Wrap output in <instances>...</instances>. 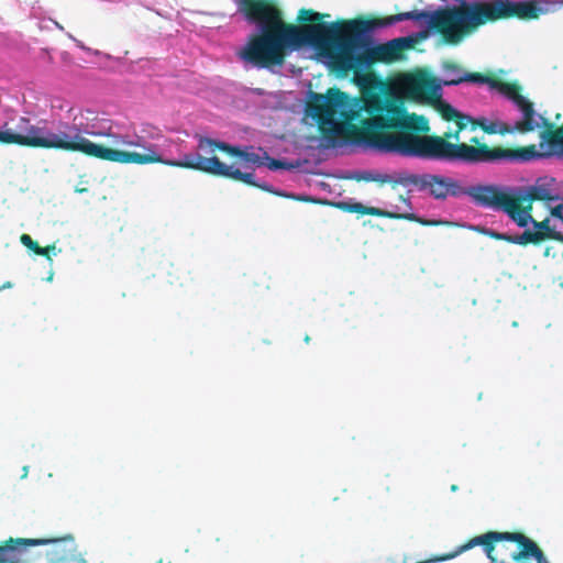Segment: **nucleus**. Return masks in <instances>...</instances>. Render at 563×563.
<instances>
[{
	"label": "nucleus",
	"mask_w": 563,
	"mask_h": 563,
	"mask_svg": "<svg viewBox=\"0 0 563 563\" xmlns=\"http://www.w3.org/2000/svg\"><path fill=\"white\" fill-rule=\"evenodd\" d=\"M421 75H424L428 79V84L426 85V90L429 89L430 87H432L433 85H441V93L443 92L442 88L443 86H454V85H459L463 81H473V82H476V84H487L489 86V81H493L492 79L487 78V77H483V76H479V75H473V74H463L460 69H457L456 67L454 66H448L445 68V74H444V78L443 80H438L433 77H431V75L426 71V70H418L416 73H406V74H400L398 76H396L395 78H393L389 82V86H388V89H389V93L390 96L396 99V100H412V101H416V102H419V103H429L431 104L437 111H438V107H437V102L434 100H422V99H419V98H416L413 96H398L395 93V91L393 90L394 88V85L399 80V79H402V78H406V77H410V78H418L419 76ZM420 90H424V88H421Z\"/></svg>",
	"instance_id": "6e6552de"
},
{
	"label": "nucleus",
	"mask_w": 563,
	"mask_h": 563,
	"mask_svg": "<svg viewBox=\"0 0 563 563\" xmlns=\"http://www.w3.org/2000/svg\"><path fill=\"white\" fill-rule=\"evenodd\" d=\"M352 178H354L356 180L379 181V183H390L393 180V177L390 175L375 172V170L356 172L352 175Z\"/></svg>",
	"instance_id": "f3484780"
},
{
	"label": "nucleus",
	"mask_w": 563,
	"mask_h": 563,
	"mask_svg": "<svg viewBox=\"0 0 563 563\" xmlns=\"http://www.w3.org/2000/svg\"><path fill=\"white\" fill-rule=\"evenodd\" d=\"M45 545L48 563H65L67 560L81 554L71 536L56 539H10L0 545V563H30L34 555L32 547Z\"/></svg>",
	"instance_id": "423d86ee"
},
{
	"label": "nucleus",
	"mask_w": 563,
	"mask_h": 563,
	"mask_svg": "<svg viewBox=\"0 0 563 563\" xmlns=\"http://www.w3.org/2000/svg\"><path fill=\"white\" fill-rule=\"evenodd\" d=\"M84 118L75 114L73 123L59 122L56 131L49 130L45 123L32 124V139L29 140V146L81 152L103 161L122 164L159 162L231 177L275 192L271 186L255 181L253 173H243L235 165H227L216 156L202 157L199 153H189L178 161L164 159L158 153L157 145L148 143L144 136L123 132L118 123L98 115L90 109H84Z\"/></svg>",
	"instance_id": "f03ea898"
},
{
	"label": "nucleus",
	"mask_w": 563,
	"mask_h": 563,
	"mask_svg": "<svg viewBox=\"0 0 563 563\" xmlns=\"http://www.w3.org/2000/svg\"><path fill=\"white\" fill-rule=\"evenodd\" d=\"M544 239V233L541 231H536L533 233L525 232L518 236H508L507 241H510L516 244H523L526 242H538Z\"/></svg>",
	"instance_id": "aec40b11"
},
{
	"label": "nucleus",
	"mask_w": 563,
	"mask_h": 563,
	"mask_svg": "<svg viewBox=\"0 0 563 563\" xmlns=\"http://www.w3.org/2000/svg\"><path fill=\"white\" fill-rule=\"evenodd\" d=\"M422 224H431L432 222L421 221Z\"/></svg>",
	"instance_id": "2f4dec72"
},
{
	"label": "nucleus",
	"mask_w": 563,
	"mask_h": 563,
	"mask_svg": "<svg viewBox=\"0 0 563 563\" xmlns=\"http://www.w3.org/2000/svg\"><path fill=\"white\" fill-rule=\"evenodd\" d=\"M250 22L257 23L263 34L239 49V57L246 68H267L278 73L288 52L303 46L313 48L322 62L333 69H366L374 59L375 47L371 29L365 22L345 24H309L285 27L279 24L269 31L276 20L275 10L255 0H241Z\"/></svg>",
	"instance_id": "f257e3e1"
},
{
	"label": "nucleus",
	"mask_w": 563,
	"mask_h": 563,
	"mask_svg": "<svg viewBox=\"0 0 563 563\" xmlns=\"http://www.w3.org/2000/svg\"><path fill=\"white\" fill-rule=\"evenodd\" d=\"M522 190L520 189L519 196H515L509 201V205H506V207L503 209L509 218L520 228L528 227L529 223H531L534 227V223H537L529 212L519 209L518 207V200L522 197Z\"/></svg>",
	"instance_id": "2eb2a0df"
},
{
	"label": "nucleus",
	"mask_w": 563,
	"mask_h": 563,
	"mask_svg": "<svg viewBox=\"0 0 563 563\" xmlns=\"http://www.w3.org/2000/svg\"><path fill=\"white\" fill-rule=\"evenodd\" d=\"M372 150L393 153L406 157L444 161L454 163H492L503 161L531 162L538 159H563V135L541 132L538 145H530L519 151L486 146L474 147L460 143H450L441 137L419 136L406 132H379L384 128H408L429 131L428 120L422 115L409 114L404 107L389 101L383 104L378 96H372Z\"/></svg>",
	"instance_id": "7ed1b4c3"
},
{
	"label": "nucleus",
	"mask_w": 563,
	"mask_h": 563,
	"mask_svg": "<svg viewBox=\"0 0 563 563\" xmlns=\"http://www.w3.org/2000/svg\"><path fill=\"white\" fill-rule=\"evenodd\" d=\"M49 254H54V255H56V254H57L56 249H55V250H51V251H49Z\"/></svg>",
	"instance_id": "cd10ccee"
},
{
	"label": "nucleus",
	"mask_w": 563,
	"mask_h": 563,
	"mask_svg": "<svg viewBox=\"0 0 563 563\" xmlns=\"http://www.w3.org/2000/svg\"><path fill=\"white\" fill-rule=\"evenodd\" d=\"M428 79L424 75H421L416 79L406 77L399 79L394 85L393 90L398 96H406L407 93V96H413L422 100H434L437 102L438 112L442 115V118L448 121L455 120L459 130L465 129L468 123H472L479 126L484 132L488 134L512 133L511 126L505 123L496 113H492L490 115L471 117L463 114L446 101L441 100V85L439 84L433 85L427 90H420L421 88L426 89ZM448 137L459 140L460 131H456L455 133H449Z\"/></svg>",
	"instance_id": "39448f33"
},
{
	"label": "nucleus",
	"mask_w": 563,
	"mask_h": 563,
	"mask_svg": "<svg viewBox=\"0 0 563 563\" xmlns=\"http://www.w3.org/2000/svg\"><path fill=\"white\" fill-rule=\"evenodd\" d=\"M558 132H560V133L563 132V128H560Z\"/></svg>",
	"instance_id": "72a5a7b5"
},
{
	"label": "nucleus",
	"mask_w": 563,
	"mask_h": 563,
	"mask_svg": "<svg viewBox=\"0 0 563 563\" xmlns=\"http://www.w3.org/2000/svg\"><path fill=\"white\" fill-rule=\"evenodd\" d=\"M563 5V0H461L443 10L427 12L413 10L390 15L386 25L410 20L421 29L427 37L431 30H439L450 43H459L478 26L500 19H538Z\"/></svg>",
	"instance_id": "20e7f679"
},
{
	"label": "nucleus",
	"mask_w": 563,
	"mask_h": 563,
	"mask_svg": "<svg viewBox=\"0 0 563 563\" xmlns=\"http://www.w3.org/2000/svg\"><path fill=\"white\" fill-rule=\"evenodd\" d=\"M430 194L437 199H444L449 196H459L462 188L459 183L450 177L430 176L424 183Z\"/></svg>",
	"instance_id": "ddd939ff"
},
{
	"label": "nucleus",
	"mask_w": 563,
	"mask_h": 563,
	"mask_svg": "<svg viewBox=\"0 0 563 563\" xmlns=\"http://www.w3.org/2000/svg\"><path fill=\"white\" fill-rule=\"evenodd\" d=\"M471 229L479 231V229L477 227H474V225H471Z\"/></svg>",
	"instance_id": "7c9ffc66"
},
{
	"label": "nucleus",
	"mask_w": 563,
	"mask_h": 563,
	"mask_svg": "<svg viewBox=\"0 0 563 563\" xmlns=\"http://www.w3.org/2000/svg\"><path fill=\"white\" fill-rule=\"evenodd\" d=\"M483 550L485 552V554L487 555V558L494 562L495 559L493 558L492 553H493V550H494V545H493V541H488L484 547H483Z\"/></svg>",
	"instance_id": "4be33fe9"
},
{
	"label": "nucleus",
	"mask_w": 563,
	"mask_h": 563,
	"mask_svg": "<svg viewBox=\"0 0 563 563\" xmlns=\"http://www.w3.org/2000/svg\"><path fill=\"white\" fill-rule=\"evenodd\" d=\"M49 107L54 115L63 117V114H65L69 120L67 121L68 123H73L75 114L84 118V109L74 107L70 101L59 96H55L49 99Z\"/></svg>",
	"instance_id": "4468645a"
},
{
	"label": "nucleus",
	"mask_w": 563,
	"mask_h": 563,
	"mask_svg": "<svg viewBox=\"0 0 563 563\" xmlns=\"http://www.w3.org/2000/svg\"><path fill=\"white\" fill-rule=\"evenodd\" d=\"M489 90L496 91L510 100L520 113V119L511 126L512 133L531 132L539 129H545L544 132H550L551 135H558L552 131V124L538 111H536L533 103L526 97L521 96L517 88L509 84L489 81Z\"/></svg>",
	"instance_id": "0eeeda50"
},
{
	"label": "nucleus",
	"mask_w": 563,
	"mask_h": 563,
	"mask_svg": "<svg viewBox=\"0 0 563 563\" xmlns=\"http://www.w3.org/2000/svg\"><path fill=\"white\" fill-rule=\"evenodd\" d=\"M198 148L206 154H211V153H214L216 150H221L223 152H227L231 156L239 158L242 147L232 146L224 142L213 141L208 137H199Z\"/></svg>",
	"instance_id": "dca6fc26"
},
{
	"label": "nucleus",
	"mask_w": 563,
	"mask_h": 563,
	"mask_svg": "<svg viewBox=\"0 0 563 563\" xmlns=\"http://www.w3.org/2000/svg\"><path fill=\"white\" fill-rule=\"evenodd\" d=\"M239 158L246 168L266 166L271 170L288 169L290 167L284 161L275 159L268 156L267 152L253 146H243Z\"/></svg>",
	"instance_id": "f8f14e48"
},
{
	"label": "nucleus",
	"mask_w": 563,
	"mask_h": 563,
	"mask_svg": "<svg viewBox=\"0 0 563 563\" xmlns=\"http://www.w3.org/2000/svg\"><path fill=\"white\" fill-rule=\"evenodd\" d=\"M471 142L478 143L477 139H472Z\"/></svg>",
	"instance_id": "c756f323"
},
{
	"label": "nucleus",
	"mask_w": 563,
	"mask_h": 563,
	"mask_svg": "<svg viewBox=\"0 0 563 563\" xmlns=\"http://www.w3.org/2000/svg\"><path fill=\"white\" fill-rule=\"evenodd\" d=\"M21 243L24 246H26L27 249L34 251L38 255H46L47 261L49 262V264H52L53 261L49 255V251L55 250V246L40 247L34 243V241L32 240V238L29 234H23L21 236Z\"/></svg>",
	"instance_id": "6ab92c4d"
},
{
	"label": "nucleus",
	"mask_w": 563,
	"mask_h": 563,
	"mask_svg": "<svg viewBox=\"0 0 563 563\" xmlns=\"http://www.w3.org/2000/svg\"><path fill=\"white\" fill-rule=\"evenodd\" d=\"M481 231L484 232L485 234H488L498 240H507L508 239V235L504 234V233H496V232H494L492 230H487V229H483Z\"/></svg>",
	"instance_id": "5701e85b"
},
{
	"label": "nucleus",
	"mask_w": 563,
	"mask_h": 563,
	"mask_svg": "<svg viewBox=\"0 0 563 563\" xmlns=\"http://www.w3.org/2000/svg\"><path fill=\"white\" fill-rule=\"evenodd\" d=\"M404 218L409 220H417V218L413 214L404 216Z\"/></svg>",
	"instance_id": "bb28decb"
},
{
	"label": "nucleus",
	"mask_w": 563,
	"mask_h": 563,
	"mask_svg": "<svg viewBox=\"0 0 563 563\" xmlns=\"http://www.w3.org/2000/svg\"><path fill=\"white\" fill-rule=\"evenodd\" d=\"M31 132L32 123L30 120L14 114L2 124L0 123V142L29 145V140L32 139Z\"/></svg>",
	"instance_id": "9b49d317"
},
{
	"label": "nucleus",
	"mask_w": 563,
	"mask_h": 563,
	"mask_svg": "<svg viewBox=\"0 0 563 563\" xmlns=\"http://www.w3.org/2000/svg\"><path fill=\"white\" fill-rule=\"evenodd\" d=\"M536 196L548 200L551 214L543 221L534 223V228L539 231H545L544 236L563 240V202H558L559 197L552 196L541 184L536 187Z\"/></svg>",
	"instance_id": "9d476101"
},
{
	"label": "nucleus",
	"mask_w": 563,
	"mask_h": 563,
	"mask_svg": "<svg viewBox=\"0 0 563 563\" xmlns=\"http://www.w3.org/2000/svg\"><path fill=\"white\" fill-rule=\"evenodd\" d=\"M11 287V284L8 283L7 285L3 286V288H10Z\"/></svg>",
	"instance_id": "c85d7f7f"
},
{
	"label": "nucleus",
	"mask_w": 563,
	"mask_h": 563,
	"mask_svg": "<svg viewBox=\"0 0 563 563\" xmlns=\"http://www.w3.org/2000/svg\"><path fill=\"white\" fill-rule=\"evenodd\" d=\"M350 211L361 213V214H372V216H378V217H395L394 214H390L389 212H386L382 209L375 208V207H366L360 202H355L349 207Z\"/></svg>",
	"instance_id": "a211bd4d"
},
{
	"label": "nucleus",
	"mask_w": 563,
	"mask_h": 563,
	"mask_svg": "<svg viewBox=\"0 0 563 563\" xmlns=\"http://www.w3.org/2000/svg\"><path fill=\"white\" fill-rule=\"evenodd\" d=\"M519 194V188L507 186H473L467 190V195L476 205L494 210H503L511 198Z\"/></svg>",
	"instance_id": "1a4fd4ad"
},
{
	"label": "nucleus",
	"mask_w": 563,
	"mask_h": 563,
	"mask_svg": "<svg viewBox=\"0 0 563 563\" xmlns=\"http://www.w3.org/2000/svg\"><path fill=\"white\" fill-rule=\"evenodd\" d=\"M416 42L417 38L413 36H404L390 41L389 45L398 48H408L411 47Z\"/></svg>",
	"instance_id": "412c9836"
},
{
	"label": "nucleus",
	"mask_w": 563,
	"mask_h": 563,
	"mask_svg": "<svg viewBox=\"0 0 563 563\" xmlns=\"http://www.w3.org/2000/svg\"><path fill=\"white\" fill-rule=\"evenodd\" d=\"M65 563H87L82 553L79 555L74 556L71 560H67Z\"/></svg>",
	"instance_id": "393cba45"
},
{
	"label": "nucleus",
	"mask_w": 563,
	"mask_h": 563,
	"mask_svg": "<svg viewBox=\"0 0 563 563\" xmlns=\"http://www.w3.org/2000/svg\"><path fill=\"white\" fill-rule=\"evenodd\" d=\"M277 194L283 196V194H279V192H277ZM284 197H289V196L287 194H284Z\"/></svg>",
	"instance_id": "473e14b6"
},
{
	"label": "nucleus",
	"mask_w": 563,
	"mask_h": 563,
	"mask_svg": "<svg viewBox=\"0 0 563 563\" xmlns=\"http://www.w3.org/2000/svg\"><path fill=\"white\" fill-rule=\"evenodd\" d=\"M51 25L58 27L60 30L63 29L56 21H53V20L46 21L45 24H41L40 27L41 29H49Z\"/></svg>",
	"instance_id": "b1692460"
},
{
	"label": "nucleus",
	"mask_w": 563,
	"mask_h": 563,
	"mask_svg": "<svg viewBox=\"0 0 563 563\" xmlns=\"http://www.w3.org/2000/svg\"><path fill=\"white\" fill-rule=\"evenodd\" d=\"M320 13H313L312 15H310L309 18H306V16H301L302 20H310V21H318L320 19Z\"/></svg>",
	"instance_id": "a878e982"
}]
</instances>
